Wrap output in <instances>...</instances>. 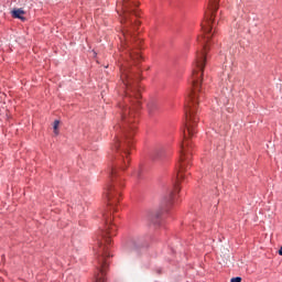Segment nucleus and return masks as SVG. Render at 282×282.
Wrapping results in <instances>:
<instances>
[{
	"mask_svg": "<svg viewBox=\"0 0 282 282\" xmlns=\"http://www.w3.org/2000/svg\"><path fill=\"white\" fill-rule=\"evenodd\" d=\"M58 124H61V121L55 120L53 126L55 135H58Z\"/></svg>",
	"mask_w": 282,
	"mask_h": 282,
	"instance_id": "f8f14e48",
	"label": "nucleus"
},
{
	"mask_svg": "<svg viewBox=\"0 0 282 282\" xmlns=\"http://www.w3.org/2000/svg\"><path fill=\"white\" fill-rule=\"evenodd\" d=\"M11 14L13 19H20L21 21H25V17H23V14H25V11H23V9H14Z\"/></svg>",
	"mask_w": 282,
	"mask_h": 282,
	"instance_id": "1a4fd4ad",
	"label": "nucleus"
},
{
	"mask_svg": "<svg viewBox=\"0 0 282 282\" xmlns=\"http://www.w3.org/2000/svg\"><path fill=\"white\" fill-rule=\"evenodd\" d=\"M173 195H175L174 192H169L162 199V206L163 208H169L173 204Z\"/></svg>",
	"mask_w": 282,
	"mask_h": 282,
	"instance_id": "0eeeda50",
	"label": "nucleus"
},
{
	"mask_svg": "<svg viewBox=\"0 0 282 282\" xmlns=\"http://www.w3.org/2000/svg\"><path fill=\"white\" fill-rule=\"evenodd\" d=\"M116 175H118V170H116L115 167L110 169V177H116Z\"/></svg>",
	"mask_w": 282,
	"mask_h": 282,
	"instance_id": "ddd939ff",
	"label": "nucleus"
},
{
	"mask_svg": "<svg viewBox=\"0 0 282 282\" xmlns=\"http://www.w3.org/2000/svg\"><path fill=\"white\" fill-rule=\"evenodd\" d=\"M141 247H142V245L140 242H137V241L130 242L131 250H138Z\"/></svg>",
	"mask_w": 282,
	"mask_h": 282,
	"instance_id": "9b49d317",
	"label": "nucleus"
},
{
	"mask_svg": "<svg viewBox=\"0 0 282 282\" xmlns=\"http://www.w3.org/2000/svg\"><path fill=\"white\" fill-rule=\"evenodd\" d=\"M156 217H160V214H156Z\"/></svg>",
	"mask_w": 282,
	"mask_h": 282,
	"instance_id": "dca6fc26",
	"label": "nucleus"
},
{
	"mask_svg": "<svg viewBox=\"0 0 282 282\" xmlns=\"http://www.w3.org/2000/svg\"><path fill=\"white\" fill-rule=\"evenodd\" d=\"M139 2L135 0H121L117 4V12L121 19V23L124 25L127 23H130L132 28H137L140 25V21L134 22L131 20V15L134 14L138 17V11L135 8H138Z\"/></svg>",
	"mask_w": 282,
	"mask_h": 282,
	"instance_id": "7ed1b4c3",
	"label": "nucleus"
},
{
	"mask_svg": "<svg viewBox=\"0 0 282 282\" xmlns=\"http://www.w3.org/2000/svg\"><path fill=\"white\" fill-rule=\"evenodd\" d=\"M175 192H176V193H180V188H178V187H176V188H175Z\"/></svg>",
	"mask_w": 282,
	"mask_h": 282,
	"instance_id": "2eb2a0df",
	"label": "nucleus"
},
{
	"mask_svg": "<svg viewBox=\"0 0 282 282\" xmlns=\"http://www.w3.org/2000/svg\"><path fill=\"white\" fill-rule=\"evenodd\" d=\"M164 158H166V151L164 150V148H156L151 154V159L153 160V162H162Z\"/></svg>",
	"mask_w": 282,
	"mask_h": 282,
	"instance_id": "423d86ee",
	"label": "nucleus"
},
{
	"mask_svg": "<svg viewBox=\"0 0 282 282\" xmlns=\"http://www.w3.org/2000/svg\"><path fill=\"white\" fill-rule=\"evenodd\" d=\"M121 80L126 87V96L133 99H131L132 107L123 106L122 108L120 127L123 133V141L117 140L115 149L119 150L122 147L126 160L129 162V147H131V140L135 131L133 126V122H135V109L140 107V89L138 88V80L133 79V74L126 68L121 69Z\"/></svg>",
	"mask_w": 282,
	"mask_h": 282,
	"instance_id": "f257e3e1",
	"label": "nucleus"
},
{
	"mask_svg": "<svg viewBox=\"0 0 282 282\" xmlns=\"http://www.w3.org/2000/svg\"><path fill=\"white\" fill-rule=\"evenodd\" d=\"M122 36H123V41L124 43H122L123 47H127V41H129V39H131V36H133V32L131 31V29L129 26H124V30L122 31Z\"/></svg>",
	"mask_w": 282,
	"mask_h": 282,
	"instance_id": "6e6552de",
	"label": "nucleus"
},
{
	"mask_svg": "<svg viewBox=\"0 0 282 282\" xmlns=\"http://www.w3.org/2000/svg\"><path fill=\"white\" fill-rule=\"evenodd\" d=\"M104 197L107 202L108 208L110 210H113L116 213V206H118V203L120 202V191L112 184H108L104 192Z\"/></svg>",
	"mask_w": 282,
	"mask_h": 282,
	"instance_id": "39448f33",
	"label": "nucleus"
},
{
	"mask_svg": "<svg viewBox=\"0 0 282 282\" xmlns=\"http://www.w3.org/2000/svg\"><path fill=\"white\" fill-rule=\"evenodd\" d=\"M105 219V230L106 234L101 237V240L98 241V247L96 250L97 262H98V273L96 274L95 282H105V274L107 272V268H109V246H111V237L116 235V225L111 224L113 218L111 217V213L104 215Z\"/></svg>",
	"mask_w": 282,
	"mask_h": 282,
	"instance_id": "f03ea898",
	"label": "nucleus"
},
{
	"mask_svg": "<svg viewBox=\"0 0 282 282\" xmlns=\"http://www.w3.org/2000/svg\"><path fill=\"white\" fill-rule=\"evenodd\" d=\"M230 282H241V278L240 276L232 278Z\"/></svg>",
	"mask_w": 282,
	"mask_h": 282,
	"instance_id": "4468645a",
	"label": "nucleus"
},
{
	"mask_svg": "<svg viewBox=\"0 0 282 282\" xmlns=\"http://www.w3.org/2000/svg\"><path fill=\"white\" fill-rule=\"evenodd\" d=\"M191 160V141L185 140L181 145V155L178 160V170L176 174L177 182L184 180V171H186V165Z\"/></svg>",
	"mask_w": 282,
	"mask_h": 282,
	"instance_id": "20e7f679",
	"label": "nucleus"
},
{
	"mask_svg": "<svg viewBox=\"0 0 282 282\" xmlns=\"http://www.w3.org/2000/svg\"><path fill=\"white\" fill-rule=\"evenodd\" d=\"M130 58H132V61H140L142 56L140 55V53L130 52Z\"/></svg>",
	"mask_w": 282,
	"mask_h": 282,
	"instance_id": "9d476101",
	"label": "nucleus"
}]
</instances>
